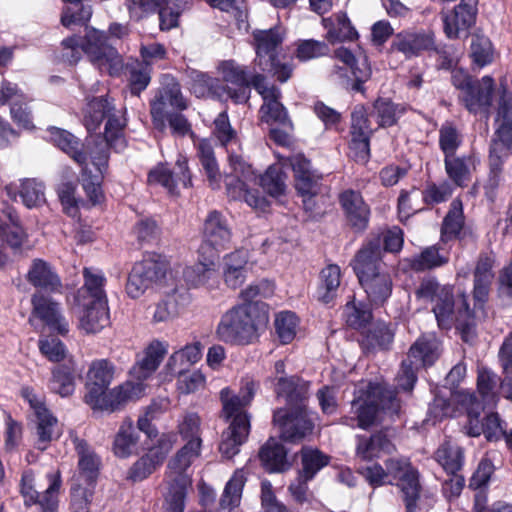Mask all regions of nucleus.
Listing matches in <instances>:
<instances>
[{"label": "nucleus", "instance_id": "1", "mask_svg": "<svg viewBox=\"0 0 512 512\" xmlns=\"http://www.w3.org/2000/svg\"><path fill=\"white\" fill-rule=\"evenodd\" d=\"M383 250L379 240L366 243L355 255L352 267L368 300L382 305L392 293L393 282L382 262Z\"/></svg>", "mask_w": 512, "mask_h": 512}, {"label": "nucleus", "instance_id": "2", "mask_svg": "<svg viewBox=\"0 0 512 512\" xmlns=\"http://www.w3.org/2000/svg\"><path fill=\"white\" fill-rule=\"evenodd\" d=\"M107 41L105 32L96 29L88 30L84 38L76 35L68 37L61 43L62 60L76 64L85 53L100 72L118 74L122 68L121 55Z\"/></svg>", "mask_w": 512, "mask_h": 512}, {"label": "nucleus", "instance_id": "3", "mask_svg": "<svg viewBox=\"0 0 512 512\" xmlns=\"http://www.w3.org/2000/svg\"><path fill=\"white\" fill-rule=\"evenodd\" d=\"M269 318L261 304L234 305L222 314L215 330L221 342L230 345H248L259 336V330Z\"/></svg>", "mask_w": 512, "mask_h": 512}, {"label": "nucleus", "instance_id": "4", "mask_svg": "<svg viewBox=\"0 0 512 512\" xmlns=\"http://www.w3.org/2000/svg\"><path fill=\"white\" fill-rule=\"evenodd\" d=\"M400 400L396 391L386 385L372 382H360L354 391V399L351 402V410L356 421V426L367 429L374 424L380 412L390 417L399 414ZM355 426L354 423L350 424Z\"/></svg>", "mask_w": 512, "mask_h": 512}, {"label": "nucleus", "instance_id": "5", "mask_svg": "<svg viewBox=\"0 0 512 512\" xmlns=\"http://www.w3.org/2000/svg\"><path fill=\"white\" fill-rule=\"evenodd\" d=\"M201 451L199 442H186L169 460L164 512H184L187 491L192 485L187 470L201 456Z\"/></svg>", "mask_w": 512, "mask_h": 512}, {"label": "nucleus", "instance_id": "6", "mask_svg": "<svg viewBox=\"0 0 512 512\" xmlns=\"http://www.w3.org/2000/svg\"><path fill=\"white\" fill-rule=\"evenodd\" d=\"M451 401L460 404L467 412L468 423L465 426L467 435L478 437L484 434L488 441H497L505 435L503 424L497 413L488 414L483 423L479 421L484 405L477 399L474 393L460 391L452 397ZM449 402L450 400L447 402L443 399H435L434 406H441V417L453 416Z\"/></svg>", "mask_w": 512, "mask_h": 512}, {"label": "nucleus", "instance_id": "7", "mask_svg": "<svg viewBox=\"0 0 512 512\" xmlns=\"http://www.w3.org/2000/svg\"><path fill=\"white\" fill-rule=\"evenodd\" d=\"M256 57L255 65L262 72L272 74L280 83L287 82L293 73V66L289 62L281 63L278 60L284 35L280 27L253 31Z\"/></svg>", "mask_w": 512, "mask_h": 512}, {"label": "nucleus", "instance_id": "8", "mask_svg": "<svg viewBox=\"0 0 512 512\" xmlns=\"http://www.w3.org/2000/svg\"><path fill=\"white\" fill-rule=\"evenodd\" d=\"M114 105L107 97H98L90 100L85 109L83 122L89 132L96 131L102 121L107 118L104 131V139L115 152L123 151L127 142L124 136L125 120H121L112 114Z\"/></svg>", "mask_w": 512, "mask_h": 512}, {"label": "nucleus", "instance_id": "9", "mask_svg": "<svg viewBox=\"0 0 512 512\" xmlns=\"http://www.w3.org/2000/svg\"><path fill=\"white\" fill-rule=\"evenodd\" d=\"M228 160L232 169L231 175L226 178L228 196L233 200L244 201L250 207L263 209L266 203L265 198L257 189L251 187L257 183V175L252 166L236 153H229Z\"/></svg>", "mask_w": 512, "mask_h": 512}, {"label": "nucleus", "instance_id": "10", "mask_svg": "<svg viewBox=\"0 0 512 512\" xmlns=\"http://www.w3.org/2000/svg\"><path fill=\"white\" fill-rule=\"evenodd\" d=\"M189 101L183 95L181 85L175 77L165 74L161 77V85L150 102V113L153 124L160 129L165 127V118L168 109L184 111Z\"/></svg>", "mask_w": 512, "mask_h": 512}, {"label": "nucleus", "instance_id": "11", "mask_svg": "<svg viewBox=\"0 0 512 512\" xmlns=\"http://www.w3.org/2000/svg\"><path fill=\"white\" fill-rule=\"evenodd\" d=\"M167 263L160 256L145 257L136 262L128 275L126 293L132 299L141 297L153 283L161 282L167 273Z\"/></svg>", "mask_w": 512, "mask_h": 512}, {"label": "nucleus", "instance_id": "12", "mask_svg": "<svg viewBox=\"0 0 512 512\" xmlns=\"http://www.w3.org/2000/svg\"><path fill=\"white\" fill-rule=\"evenodd\" d=\"M231 241L232 231L227 219L216 210L209 212L203 223L198 253L218 258L220 252L230 247Z\"/></svg>", "mask_w": 512, "mask_h": 512}, {"label": "nucleus", "instance_id": "13", "mask_svg": "<svg viewBox=\"0 0 512 512\" xmlns=\"http://www.w3.org/2000/svg\"><path fill=\"white\" fill-rule=\"evenodd\" d=\"M219 74L224 83L223 93L236 104L246 103L250 98L253 79L260 73L250 74L246 67L234 60L222 61L218 66Z\"/></svg>", "mask_w": 512, "mask_h": 512}, {"label": "nucleus", "instance_id": "14", "mask_svg": "<svg viewBox=\"0 0 512 512\" xmlns=\"http://www.w3.org/2000/svg\"><path fill=\"white\" fill-rule=\"evenodd\" d=\"M388 479L397 481L404 495L406 512H415L420 493L419 475L406 457L389 458L385 461Z\"/></svg>", "mask_w": 512, "mask_h": 512}, {"label": "nucleus", "instance_id": "15", "mask_svg": "<svg viewBox=\"0 0 512 512\" xmlns=\"http://www.w3.org/2000/svg\"><path fill=\"white\" fill-rule=\"evenodd\" d=\"M254 89L261 95L263 104L260 107L262 122L269 125L278 124L291 127L292 123L284 105L281 103V90L275 85H268L264 75H256L253 79Z\"/></svg>", "mask_w": 512, "mask_h": 512}, {"label": "nucleus", "instance_id": "16", "mask_svg": "<svg viewBox=\"0 0 512 512\" xmlns=\"http://www.w3.org/2000/svg\"><path fill=\"white\" fill-rule=\"evenodd\" d=\"M273 422L278 426L285 441L299 442L311 434L314 423L309 417L306 406L303 408H281L274 412Z\"/></svg>", "mask_w": 512, "mask_h": 512}, {"label": "nucleus", "instance_id": "17", "mask_svg": "<svg viewBox=\"0 0 512 512\" xmlns=\"http://www.w3.org/2000/svg\"><path fill=\"white\" fill-rule=\"evenodd\" d=\"M114 366L106 359L93 361L86 375V394L84 396L85 403L89 406L99 405L100 399L105 391L108 390L113 377Z\"/></svg>", "mask_w": 512, "mask_h": 512}, {"label": "nucleus", "instance_id": "18", "mask_svg": "<svg viewBox=\"0 0 512 512\" xmlns=\"http://www.w3.org/2000/svg\"><path fill=\"white\" fill-rule=\"evenodd\" d=\"M496 257L492 252H482L475 261L473 270V300L480 308L488 301L495 278Z\"/></svg>", "mask_w": 512, "mask_h": 512}, {"label": "nucleus", "instance_id": "19", "mask_svg": "<svg viewBox=\"0 0 512 512\" xmlns=\"http://www.w3.org/2000/svg\"><path fill=\"white\" fill-rule=\"evenodd\" d=\"M129 9L159 10L160 28L169 30L178 25L180 14L189 7L191 0H128Z\"/></svg>", "mask_w": 512, "mask_h": 512}, {"label": "nucleus", "instance_id": "20", "mask_svg": "<svg viewBox=\"0 0 512 512\" xmlns=\"http://www.w3.org/2000/svg\"><path fill=\"white\" fill-rule=\"evenodd\" d=\"M391 50L399 52L407 59L420 56L423 52L436 50L435 35L432 31H402L391 43Z\"/></svg>", "mask_w": 512, "mask_h": 512}, {"label": "nucleus", "instance_id": "21", "mask_svg": "<svg viewBox=\"0 0 512 512\" xmlns=\"http://www.w3.org/2000/svg\"><path fill=\"white\" fill-rule=\"evenodd\" d=\"M34 317L53 333L65 336L69 332V322L62 313L60 303L53 300L51 295H34Z\"/></svg>", "mask_w": 512, "mask_h": 512}, {"label": "nucleus", "instance_id": "22", "mask_svg": "<svg viewBox=\"0 0 512 512\" xmlns=\"http://www.w3.org/2000/svg\"><path fill=\"white\" fill-rule=\"evenodd\" d=\"M257 389L258 383L249 376L242 378L238 395L234 394L228 387L223 388L220 391L222 417L229 419L231 416H237L238 414H248L244 408L252 402Z\"/></svg>", "mask_w": 512, "mask_h": 512}, {"label": "nucleus", "instance_id": "23", "mask_svg": "<svg viewBox=\"0 0 512 512\" xmlns=\"http://www.w3.org/2000/svg\"><path fill=\"white\" fill-rule=\"evenodd\" d=\"M229 423L228 428L222 433L219 451L223 457L231 459L240 451V446L247 440L250 432V416L238 414L224 419Z\"/></svg>", "mask_w": 512, "mask_h": 512}, {"label": "nucleus", "instance_id": "24", "mask_svg": "<svg viewBox=\"0 0 512 512\" xmlns=\"http://www.w3.org/2000/svg\"><path fill=\"white\" fill-rule=\"evenodd\" d=\"M495 121L497 127L491 147L504 153H512V94L507 91L500 96Z\"/></svg>", "mask_w": 512, "mask_h": 512}, {"label": "nucleus", "instance_id": "25", "mask_svg": "<svg viewBox=\"0 0 512 512\" xmlns=\"http://www.w3.org/2000/svg\"><path fill=\"white\" fill-rule=\"evenodd\" d=\"M177 172L172 173L165 165H158L148 174L149 184H158L174 194L176 187L181 184L184 188L191 186V175L188 168V161L185 156L179 155L176 161Z\"/></svg>", "mask_w": 512, "mask_h": 512}, {"label": "nucleus", "instance_id": "26", "mask_svg": "<svg viewBox=\"0 0 512 512\" xmlns=\"http://www.w3.org/2000/svg\"><path fill=\"white\" fill-rule=\"evenodd\" d=\"M34 448L44 451L60 434L57 418L43 402L34 399Z\"/></svg>", "mask_w": 512, "mask_h": 512}, {"label": "nucleus", "instance_id": "27", "mask_svg": "<svg viewBox=\"0 0 512 512\" xmlns=\"http://www.w3.org/2000/svg\"><path fill=\"white\" fill-rule=\"evenodd\" d=\"M168 347L165 341L158 339L151 341L144 350V356L131 369L132 378L140 383L149 379L167 354Z\"/></svg>", "mask_w": 512, "mask_h": 512}, {"label": "nucleus", "instance_id": "28", "mask_svg": "<svg viewBox=\"0 0 512 512\" xmlns=\"http://www.w3.org/2000/svg\"><path fill=\"white\" fill-rule=\"evenodd\" d=\"M340 205L349 224L356 230H364L368 226L370 209L364 202L360 192L348 189L339 195Z\"/></svg>", "mask_w": 512, "mask_h": 512}, {"label": "nucleus", "instance_id": "29", "mask_svg": "<svg viewBox=\"0 0 512 512\" xmlns=\"http://www.w3.org/2000/svg\"><path fill=\"white\" fill-rule=\"evenodd\" d=\"M79 315V329L86 334H96L110 323L107 301H83Z\"/></svg>", "mask_w": 512, "mask_h": 512}, {"label": "nucleus", "instance_id": "30", "mask_svg": "<svg viewBox=\"0 0 512 512\" xmlns=\"http://www.w3.org/2000/svg\"><path fill=\"white\" fill-rule=\"evenodd\" d=\"M444 32L448 38L455 39L467 32L475 23L476 10L470 4L460 2L450 12H442Z\"/></svg>", "mask_w": 512, "mask_h": 512}, {"label": "nucleus", "instance_id": "31", "mask_svg": "<svg viewBox=\"0 0 512 512\" xmlns=\"http://www.w3.org/2000/svg\"><path fill=\"white\" fill-rule=\"evenodd\" d=\"M309 382L298 376H279L275 383V393L286 400L291 408H303L308 399Z\"/></svg>", "mask_w": 512, "mask_h": 512}, {"label": "nucleus", "instance_id": "32", "mask_svg": "<svg viewBox=\"0 0 512 512\" xmlns=\"http://www.w3.org/2000/svg\"><path fill=\"white\" fill-rule=\"evenodd\" d=\"M494 80L490 76H484L480 84H473L461 99L471 113L488 112L492 102Z\"/></svg>", "mask_w": 512, "mask_h": 512}, {"label": "nucleus", "instance_id": "33", "mask_svg": "<svg viewBox=\"0 0 512 512\" xmlns=\"http://www.w3.org/2000/svg\"><path fill=\"white\" fill-rule=\"evenodd\" d=\"M34 295L62 294L63 284L56 270L46 261L34 259Z\"/></svg>", "mask_w": 512, "mask_h": 512}, {"label": "nucleus", "instance_id": "34", "mask_svg": "<svg viewBox=\"0 0 512 512\" xmlns=\"http://www.w3.org/2000/svg\"><path fill=\"white\" fill-rule=\"evenodd\" d=\"M247 265L248 253L245 250H235L223 258L222 273L228 287L235 289L244 283Z\"/></svg>", "mask_w": 512, "mask_h": 512}, {"label": "nucleus", "instance_id": "35", "mask_svg": "<svg viewBox=\"0 0 512 512\" xmlns=\"http://www.w3.org/2000/svg\"><path fill=\"white\" fill-rule=\"evenodd\" d=\"M322 25L326 30V39L332 44L358 38V32L345 12H337L323 18Z\"/></svg>", "mask_w": 512, "mask_h": 512}, {"label": "nucleus", "instance_id": "36", "mask_svg": "<svg viewBox=\"0 0 512 512\" xmlns=\"http://www.w3.org/2000/svg\"><path fill=\"white\" fill-rule=\"evenodd\" d=\"M433 457L446 474L460 472L465 464L463 447L451 438H446L438 446Z\"/></svg>", "mask_w": 512, "mask_h": 512}, {"label": "nucleus", "instance_id": "37", "mask_svg": "<svg viewBox=\"0 0 512 512\" xmlns=\"http://www.w3.org/2000/svg\"><path fill=\"white\" fill-rule=\"evenodd\" d=\"M335 57L350 68L355 78L352 89L357 92H363V84L370 79L372 74L371 66L367 57L365 55H361L357 58L345 47L336 49Z\"/></svg>", "mask_w": 512, "mask_h": 512}, {"label": "nucleus", "instance_id": "38", "mask_svg": "<svg viewBox=\"0 0 512 512\" xmlns=\"http://www.w3.org/2000/svg\"><path fill=\"white\" fill-rule=\"evenodd\" d=\"M121 64V70L114 76L124 74L129 84L131 94L139 96L140 93L148 87L151 81V68L137 59H130L124 63L121 58Z\"/></svg>", "mask_w": 512, "mask_h": 512}, {"label": "nucleus", "instance_id": "39", "mask_svg": "<svg viewBox=\"0 0 512 512\" xmlns=\"http://www.w3.org/2000/svg\"><path fill=\"white\" fill-rule=\"evenodd\" d=\"M28 235L24 231L16 214L2 212L0 214V240L10 247L14 253L20 252Z\"/></svg>", "mask_w": 512, "mask_h": 512}, {"label": "nucleus", "instance_id": "40", "mask_svg": "<svg viewBox=\"0 0 512 512\" xmlns=\"http://www.w3.org/2000/svg\"><path fill=\"white\" fill-rule=\"evenodd\" d=\"M357 440L356 454L362 460L379 458L383 454H391L396 450L395 445L382 432L375 433L369 438L358 436Z\"/></svg>", "mask_w": 512, "mask_h": 512}, {"label": "nucleus", "instance_id": "41", "mask_svg": "<svg viewBox=\"0 0 512 512\" xmlns=\"http://www.w3.org/2000/svg\"><path fill=\"white\" fill-rule=\"evenodd\" d=\"M477 161L471 155L444 157L445 171L449 179L457 186H467Z\"/></svg>", "mask_w": 512, "mask_h": 512}, {"label": "nucleus", "instance_id": "42", "mask_svg": "<svg viewBox=\"0 0 512 512\" xmlns=\"http://www.w3.org/2000/svg\"><path fill=\"white\" fill-rule=\"evenodd\" d=\"M73 444L79 456V477L82 478L87 485H94L98 476L100 465L99 458L90 449L85 440L76 437L73 439Z\"/></svg>", "mask_w": 512, "mask_h": 512}, {"label": "nucleus", "instance_id": "43", "mask_svg": "<svg viewBox=\"0 0 512 512\" xmlns=\"http://www.w3.org/2000/svg\"><path fill=\"white\" fill-rule=\"evenodd\" d=\"M259 458L269 472H283L290 467L287 452L277 440L270 438L260 449Z\"/></svg>", "mask_w": 512, "mask_h": 512}, {"label": "nucleus", "instance_id": "44", "mask_svg": "<svg viewBox=\"0 0 512 512\" xmlns=\"http://www.w3.org/2000/svg\"><path fill=\"white\" fill-rule=\"evenodd\" d=\"M197 151V157L208 178L210 186L215 189L220 184V171L217 160L215 158L214 149L208 139H192Z\"/></svg>", "mask_w": 512, "mask_h": 512}, {"label": "nucleus", "instance_id": "45", "mask_svg": "<svg viewBox=\"0 0 512 512\" xmlns=\"http://www.w3.org/2000/svg\"><path fill=\"white\" fill-rule=\"evenodd\" d=\"M439 343L432 335L419 337L410 347L407 360L416 367L432 365L438 358Z\"/></svg>", "mask_w": 512, "mask_h": 512}, {"label": "nucleus", "instance_id": "46", "mask_svg": "<svg viewBox=\"0 0 512 512\" xmlns=\"http://www.w3.org/2000/svg\"><path fill=\"white\" fill-rule=\"evenodd\" d=\"M84 285L79 290L83 301H107L104 286L106 278L100 269L86 267L83 269Z\"/></svg>", "mask_w": 512, "mask_h": 512}, {"label": "nucleus", "instance_id": "47", "mask_svg": "<svg viewBox=\"0 0 512 512\" xmlns=\"http://www.w3.org/2000/svg\"><path fill=\"white\" fill-rule=\"evenodd\" d=\"M51 141L68 154L80 166L86 165L87 155L82 151L81 141L70 132L52 127L49 129Z\"/></svg>", "mask_w": 512, "mask_h": 512}, {"label": "nucleus", "instance_id": "48", "mask_svg": "<svg viewBox=\"0 0 512 512\" xmlns=\"http://www.w3.org/2000/svg\"><path fill=\"white\" fill-rule=\"evenodd\" d=\"M48 487L34 499L38 512H57L59 504V491L62 486L61 472L52 470L46 474Z\"/></svg>", "mask_w": 512, "mask_h": 512}, {"label": "nucleus", "instance_id": "49", "mask_svg": "<svg viewBox=\"0 0 512 512\" xmlns=\"http://www.w3.org/2000/svg\"><path fill=\"white\" fill-rule=\"evenodd\" d=\"M202 348V344L199 341L187 344L169 357L166 369L171 374L183 372L201 359Z\"/></svg>", "mask_w": 512, "mask_h": 512}, {"label": "nucleus", "instance_id": "50", "mask_svg": "<svg viewBox=\"0 0 512 512\" xmlns=\"http://www.w3.org/2000/svg\"><path fill=\"white\" fill-rule=\"evenodd\" d=\"M216 259L217 257L199 254V261L184 270L185 281L191 287L205 285L215 275Z\"/></svg>", "mask_w": 512, "mask_h": 512}, {"label": "nucleus", "instance_id": "51", "mask_svg": "<svg viewBox=\"0 0 512 512\" xmlns=\"http://www.w3.org/2000/svg\"><path fill=\"white\" fill-rule=\"evenodd\" d=\"M136 388L139 392L143 390L142 383L136 384L134 387L132 384L127 383L114 388L110 391H105L100 399L99 405L90 406L93 410L110 411L113 412L118 410L122 404H124L129 398L132 397V390Z\"/></svg>", "mask_w": 512, "mask_h": 512}, {"label": "nucleus", "instance_id": "52", "mask_svg": "<svg viewBox=\"0 0 512 512\" xmlns=\"http://www.w3.org/2000/svg\"><path fill=\"white\" fill-rule=\"evenodd\" d=\"M302 468L299 474L306 479H313L316 474L330 462V457L317 448L302 447L300 451Z\"/></svg>", "mask_w": 512, "mask_h": 512}, {"label": "nucleus", "instance_id": "53", "mask_svg": "<svg viewBox=\"0 0 512 512\" xmlns=\"http://www.w3.org/2000/svg\"><path fill=\"white\" fill-rule=\"evenodd\" d=\"M464 226L462 203L455 199L451 202L450 210L445 216L441 227V240L448 242L456 239Z\"/></svg>", "mask_w": 512, "mask_h": 512}, {"label": "nucleus", "instance_id": "54", "mask_svg": "<svg viewBox=\"0 0 512 512\" xmlns=\"http://www.w3.org/2000/svg\"><path fill=\"white\" fill-rule=\"evenodd\" d=\"M246 477L243 469H237L224 487L220 506L224 509H234L240 505Z\"/></svg>", "mask_w": 512, "mask_h": 512}, {"label": "nucleus", "instance_id": "55", "mask_svg": "<svg viewBox=\"0 0 512 512\" xmlns=\"http://www.w3.org/2000/svg\"><path fill=\"white\" fill-rule=\"evenodd\" d=\"M299 323V318L293 311L284 310L276 313L274 327L281 344H289L295 339Z\"/></svg>", "mask_w": 512, "mask_h": 512}, {"label": "nucleus", "instance_id": "56", "mask_svg": "<svg viewBox=\"0 0 512 512\" xmlns=\"http://www.w3.org/2000/svg\"><path fill=\"white\" fill-rule=\"evenodd\" d=\"M138 442V434L130 419L125 420L115 436L113 450L116 456L126 458L130 456Z\"/></svg>", "mask_w": 512, "mask_h": 512}, {"label": "nucleus", "instance_id": "57", "mask_svg": "<svg viewBox=\"0 0 512 512\" xmlns=\"http://www.w3.org/2000/svg\"><path fill=\"white\" fill-rule=\"evenodd\" d=\"M51 389L62 397L75 390V368L73 364L58 365L52 371Z\"/></svg>", "mask_w": 512, "mask_h": 512}, {"label": "nucleus", "instance_id": "58", "mask_svg": "<svg viewBox=\"0 0 512 512\" xmlns=\"http://www.w3.org/2000/svg\"><path fill=\"white\" fill-rule=\"evenodd\" d=\"M498 357L504 374L501 389L505 397L512 400V331L504 338Z\"/></svg>", "mask_w": 512, "mask_h": 512}, {"label": "nucleus", "instance_id": "59", "mask_svg": "<svg viewBox=\"0 0 512 512\" xmlns=\"http://www.w3.org/2000/svg\"><path fill=\"white\" fill-rule=\"evenodd\" d=\"M409 266L414 271H425L441 267L448 262V257L441 255L435 245L425 248L420 254L408 259Z\"/></svg>", "mask_w": 512, "mask_h": 512}, {"label": "nucleus", "instance_id": "60", "mask_svg": "<svg viewBox=\"0 0 512 512\" xmlns=\"http://www.w3.org/2000/svg\"><path fill=\"white\" fill-rule=\"evenodd\" d=\"M499 377L489 369L478 370L477 389L484 405L494 406L497 402V385Z\"/></svg>", "mask_w": 512, "mask_h": 512}, {"label": "nucleus", "instance_id": "61", "mask_svg": "<svg viewBox=\"0 0 512 512\" xmlns=\"http://www.w3.org/2000/svg\"><path fill=\"white\" fill-rule=\"evenodd\" d=\"M274 293L273 286L267 280H262L258 283L247 286L240 292L242 303L239 305L248 304H261L265 308V314L269 318V307L266 303L261 301L262 298H268Z\"/></svg>", "mask_w": 512, "mask_h": 512}, {"label": "nucleus", "instance_id": "62", "mask_svg": "<svg viewBox=\"0 0 512 512\" xmlns=\"http://www.w3.org/2000/svg\"><path fill=\"white\" fill-rule=\"evenodd\" d=\"M286 175L279 165H271L260 177V185L271 196L277 197L286 190Z\"/></svg>", "mask_w": 512, "mask_h": 512}, {"label": "nucleus", "instance_id": "63", "mask_svg": "<svg viewBox=\"0 0 512 512\" xmlns=\"http://www.w3.org/2000/svg\"><path fill=\"white\" fill-rule=\"evenodd\" d=\"M177 432L186 442H199L202 445L201 438V418L195 412L185 413L177 424Z\"/></svg>", "mask_w": 512, "mask_h": 512}, {"label": "nucleus", "instance_id": "64", "mask_svg": "<svg viewBox=\"0 0 512 512\" xmlns=\"http://www.w3.org/2000/svg\"><path fill=\"white\" fill-rule=\"evenodd\" d=\"M433 312L438 326L442 329H450L453 323L454 297L452 290L444 291L439 300H436Z\"/></svg>", "mask_w": 512, "mask_h": 512}]
</instances>
